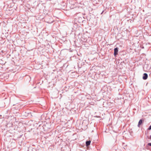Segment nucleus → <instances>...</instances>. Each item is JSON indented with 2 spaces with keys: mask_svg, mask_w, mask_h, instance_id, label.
Here are the masks:
<instances>
[{
  "mask_svg": "<svg viewBox=\"0 0 151 151\" xmlns=\"http://www.w3.org/2000/svg\"><path fill=\"white\" fill-rule=\"evenodd\" d=\"M84 19H85V18H84V17L83 16L78 17L75 18L74 22L75 24H74V25H77V23H81V22L85 23L86 22V21L84 20Z\"/></svg>",
  "mask_w": 151,
  "mask_h": 151,
  "instance_id": "obj_1",
  "label": "nucleus"
},
{
  "mask_svg": "<svg viewBox=\"0 0 151 151\" xmlns=\"http://www.w3.org/2000/svg\"><path fill=\"white\" fill-rule=\"evenodd\" d=\"M118 51L119 50L118 47H116V48H114V55L115 57H116L118 54Z\"/></svg>",
  "mask_w": 151,
  "mask_h": 151,
  "instance_id": "obj_2",
  "label": "nucleus"
},
{
  "mask_svg": "<svg viewBox=\"0 0 151 151\" xmlns=\"http://www.w3.org/2000/svg\"><path fill=\"white\" fill-rule=\"evenodd\" d=\"M144 68L147 70H149L151 68V66L147 64H145L144 65Z\"/></svg>",
  "mask_w": 151,
  "mask_h": 151,
  "instance_id": "obj_3",
  "label": "nucleus"
},
{
  "mask_svg": "<svg viewBox=\"0 0 151 151\" xmlns=\"http://www.w3.org/2000/svg\"><path fill=\"white\" fill-rule=\"evenodd\" d=\"M148 77V75L147 73H144L143 74L142 76V79L144 80H146Z\"/></svg>",
  "mask_w": 151,
  "mask_h": 151,
  "instance_id": "obj_4",
  "label": "nucleus"
},
{
  "mask_svg": "<svg viewBox=\"0 0 151 151\" xmlns=\"http://www.w3.org/2000/svg\"><path fill=\"white\" fill-rule=\"evenodd\" d=\"M143 120L142 119H140L138 123V127H140V125L142 124L143 122Z\"/></svg>",
  "mask_w": 151,
  "mask_h": 151,
  "instance_id": "obj_5",
  "label": "nucleus"
},
{
  "mask_svg": "<svg viewBox=\"0 0 151 151\" xmlns=\"http://www.w3.org/2000/svg\"><path fill=\"white\" fill-rule=\"evenodd\" d=\"M91 141L89 140L86 141V145L87 147L88 146L91 144Z\"/></svg>",
  "mask_w": 151,
  "mask_h": 151,
  "instance_id": "obj_6",
  "label": "nucleus"
},
{
  "mask_svg": "<svg viewBox=\"0 0 151 151\" xmlns=\"http://www.w3.org/2000/svg\"><path fill=\"white\" fill-rule=\"evenodd\" d=\"M146 85L151 87V81H150L147 82L146 83Z\"/></svg>",
  "mask_w": 151,
  "mask_h": 151,
  "instance_id": "obj_7",
  "label": "nucleus"
},
{
  "mask_svg": "<svg viewBox=\"0 0 151 151\" xmlns=\"http://www.w3.org/2000/svg\"><path fill=\"white\" fill-rule=\"evenodd\" d=\"M148 146H151V143H148L147 144V147Z\"/></svg>",
  "mask_w": 151,
  "mask_h": 151,
  "instance_id": "obj_8",
  "label": "nucleus"
},
{
  "mask_svg": "<svg viewBox=\"0 0 151 151\" xmlns=\"http://www.w3.org/2000/svg\"><path fill=\"white\" fill-rule=\"evenodd\" d=\"M151 129V125L148 128L147 130H150Z\"/></svg>",
  "mask_w": 151,
  "mask_h": 151,
  "instance_id": "obj_9",
  "label": "nucleus"
},
{
  "mask_svg": "<svg viewBox=\"0 0 151 151\" xmlns=\"http://www.w3.org/2000/svg\"><path fill=\"white\" fill-rule=\"evenodd\" d=\"M150 73L149 74V77H151V70L149 72Z\"/></svg>",
  "mask_w": 151,
  "mask_h": 151,
  "instance_id": "obj_10",
  "label": "nucleus"
},
{
  "mask_svg": "<svg viewBox=\"0 0 151 151\" xmlns=\"http://www.w3.org/2000/svg\"><path fill=\"white\" fill-rule=\"evenodd\" d=\"M149 139H151V135L150 136Z\"/></svg>",
  "mask_w": 151,
  "mask_h": 151,
  "instance_id": "obj_11",
  "label": "nucleus"
},
{
  "mask_svg": "<svg viewBox=\"0 0 151 151\" xmlns=\"http://www.w3.org/2000/svg\"><path fill=\"white\" fill-rule=\"evenodd\" d=\"M104 11V10L101 13V14H102Z\"/></svg>",
  "mask_w": 151,
  "mask_h": 151,
  "instance_id": "obj_12",
  "label": "nucleus"
}]
</instances>
